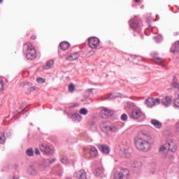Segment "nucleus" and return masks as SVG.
Here are the masks:
<instances>
[{
	"label": "nucleus",
	"instance_id": "nucleus-1",
	"mask_svg": "<svg viewBox=\"0 0 179 179\" xmlns=\"http://www.w3.org/2000/svg\"><path fill=\"white\" fill-rule=\"evenodd\" d=\"M150 141H152L150 136L141 134L134 138V143L138 150L148 152L150 149Z\"/></svg>",
	"mask_w": 179,
	"mask_h": 179
},
{
	"label": "nucleus",
	"instance_id": "nucleus-2",
	"mask_svg": "<svg viewBox=\"0 0 179 179\" xmlns=\"http://www.w3.org/2000/svg\"><path fill=\"white\" fill-rule=\"evenodd\" d=\"M24 52L26 54L27 59L31 61L36 59V57H37L36 49H34V47L30 43L24 45Z\"/></svg>",
	"mask_w": 179,
	"mask_h": 179
},
{
	"label": "nucleus",
	"instance_id": "nucleus-3",
	"mask_svg": "<svg viewBox=\"0 0 179 179\" xmlns=\"http://www.w3.org/2000/svg\"><path fill=\"white\" fill-rule=\"evenodd\" d=\"M129 24L130 29L134 30V31H136L137 33H141L142 30V26H143L142 22L141 21V20L136 17L131 18L129 21Z\"/></svg>",
	"mask_w": 179,
	"mask_h": 179
},
{
	"label": "nucleus",
	"instance_id": "nucleus-4",
	"mask_svg": "<svg viewBox=\"0 0 179 179\" xmlns=\"http://www.w3.org/2000/svg\"><path fill=\"white\" fill-rule=\"evenodd\" d=\"M101 129L102 132H104L108 136H111L113 134L118 132V128L115 126H110L106 124H102L101 125Z\"/></svg>",
	"mask_w": 179,
	"mask_h": 179
},
{
	"label": "nucleus",
	"instance_id": "nucleus-5",
	"mask_svg": "<svg viewBox=\"0 0 179 179\" xmlns=\"http://www.w3.org/2000/svg\"><path fill=\"white\" fill-rule=\"evenodd\" d=\"M115 179H128L129 178V171L127 169H121L119 173H115Z\"/></svg>",
	"mask_w": 179,
	"mask_h": 179
},
{
	"label": "nucleus",
	"instance_id": "nucleus-6",
	"mask_svg": "<svg viewBox=\"0 0 179 179\" xmlns=\"http://www.w3.org/2000/svg\"><path fill=\"white\" fill-rule=\"evenodd\" d=\"M88 44L90 48L95 49L100 45V39L96 36L90 37L88 38Z\"/></svg>",
	"mask_w": 179,
	"mask_h": 179
},
{
	"label": "nucleus",
	"instance_id": "nucleus-7",
	"mask_svg": "<svg viewBox=\"0 0 179 179\" xmlns=\"http://www.w3.org/2000/svg\"><path fill=\"white\" fill-rule=\"evenodd\" d=\"M160 99L157 98L156 99L154 98H148L145 100V104L148 107L150 108L155 107L156 104H160Z\"/></svg>",
	"mask_w": 179,
	"mask_h": 179
},
{
	"label": "nucleus",
	"instance_id": "nucleus-8",
	"mask_svg": "<svg viewBox=\"0 0 179 179\" xmlns=\"http://www.w3.org/2000/svg\"><path fill=\"white\" fill-rule=\"evenodd\" d=\"M40 149H41V152L46 153V155H51V153H52V148H51V147H50V145H48L45 143L41 144Z\"/></svg>",
	"mask_w": 179,
	"mask_h": 179
},
{
	"label": "nucleus",
	"instance_id": "nucleus-9",
	"mask_svg": "<svg viewBox=\"0 0 179 179\" xmlns=\"http://www.w3.org/2000/svg\"><path fill=\"white\" fill-rule=\"evenodd\" d=\"M101 117H113L114 115V110H110L107 108H104L101 111Z\"/></svg>",
	"mask_w": 179,
	"mask_h": 179
},
{
	"label": "nucleus",
	"instance_id": "nucleus-10",
	"mask_svg": "<svg viewBox=\"0 0 179 179\" xmlns=\"http://www.w3.org/2000/svg\"><path fill=\"white\" fill-rule=\"evenodd\" d=\"M142 115V112L138 109H134L130 115L131 118L132 120H139L141 116Z\"/></svg>",
	"mask_w": 179,
	"mask_h": 179
},
{
	"label": "nucleus",
	"instance_id": "nucleus-11",
	"mask_svg": "<svg viewBox=\"0 0 179 179\" xmlns=\"http://www.w3.org/2000/svg\"><path fill=\"white\" fill-rule=\"evenodd\" d=\"M98 149L100 152H102L103 155H108V153H110V147L107 145H98Z\"/></svg>",
	"mask_w": 179,
	"mask_h": 179
},
{
	"label": "nucleus",
	"instance_id": "nucleus-12",
	"mask_svg": "<svg viewBox=\"0 0 179 179\" xmlns=\"http://www.w3.org/2000/svg\"><path fill=\"white\" fill-rule=\"evenodd\" d=\"M74 177H76L78 179H87L86 177V171L82 169L78 172H76L74 174Z\"/></svg>",
	"mask_w": 179,
	"mask_h": 179
},
{
	"label": "nucleus",
	"instance_id": "nucleus-13",
	"mask_svg": "<svg viewBox=\"0 0 179 179\" xmlns=\"http://www.w3.org/2000/svg\"><path fill=\"white\" fill-rule=\"evenodd\" d=\"M162 106H164L165 107H169L171 104V96H166L165 98L162 99V101H160Z\"/></svg>",
	"mask_w": 179,
	"mask_h": 179
},
{
	"label": "nucleus",
	"instance_id": "nucleus-14",
	"mask_svg": "<svg viewBox=\"0 0 179 179\" xmlns=\"http://www.w3.org/2000/svg\"><path fill=\"white\" fill-rule=\"evenodd\" d=\"M80 54L79 52H76L71 55H70L69 57L66 58V61H75L79 58Z\"/></svg>",
	"mask_w": 179,
	"mask_h": 179
},
{
	"label": "nucleus",
	"instance_id": "nucleus-15",
	"mask_svg": "<svg viewBox=\"0 0 179 179\" xmlns=\"http://www.w3.org/2000/svg\"><path fill=\"white\" fill-rule=\"evenodd\" d=\"M59 47L63 51H66V50L71 47V44L67 41H63L60 43Z\"/></svg>",
	"mask_w": 179,
	"mask_h": 179
},
{
	"label": "nucleus",
	"instance_id": "nucleus-16",
	"mask_svg": "<svg viewBox=\"0 0 179 179\" xmlns=\"http://www.w3.org/2000/svg\"><path fill=\"white\" fill-rule=\"evenodd\" d=\"M168 144H169V147H168V150H171L172 153H176V152H177V146L176 145V144H174V142H168Z\"/></svg>",
	"mask_w": 179,
	"mask_h": 179
},
{
	"label": "nucleus",
	"instance_id": "nucleus-17",
	"mask_svg": "<svg viewBox=\"0 0 179 179\" xmlns=\"http://www.w3.org/2000/svg\"><path fill=\"white\" fill-rule=\"evenodd\" d=\"M71 118L74 122H80L82 121V116L78 113H74L71 116Z\"/></svg>",
	"mask_w": 179,
	"mask_h": 179
},
{
	"label": "nucleus",
	"instance_id": "nucleus-18",
	"mask_svg": "<svg viewBox=\"0 0 179 179\" xmlns=\"http://www.w3.org/2000/svg\"><path fill=\"white\" fill-rule=\"evenodd\" d=\"M151 124H152V125H154V127L155 128H157L158 129H160V128H162V127L163 126V124H162L160 121L156 119L151 120Z\"/></svg>",
	"mask_w": 179,
	"mask_h": 179
},
{
	"label": "nucleus",
	"instance_id": "nucleus-19",
	"mask_svg": "<svg viewBox=\"0 0 179 179\" xmlns=\"http://www.w3.org/2000/svg\"><path fill=\"white\" fill-rule=\"evenodd\" d=\"M179 51V41L174 43L173 46L171 48V52L176 54V52H178Z\"/></svg>",
	"mask_w": 179,
	"mask_h": 179
},
{
	"label": "nucleus",
	"instance_id": "nucleus-20",
	"mask_svg": "<svg viewBox=\"0 0 179 179\" xmlns=\"http://www.w3.org/2000/svg\"><path fill=\"white\" fill-rule=\"evenodd\" d=\"M171 87L179 90L178 79H177V77H176L175 76H173V78L172 80Z\"/></svg>",
	"mask_w": 179,
	"mask_h": 179
},
{
	"label": "nucleus",
	"instance_id": "nucleus-21",
	"mask_svg": "<svg viewBox=\"0 0 179 179\" xmlns=\"http://www.w3.org/2000/svg\"><path fill=\"white\" fill-rule=\"evenodd\" d=\"M89 153L91 157H96V156H97V155L99 154L97 148H96L95 147H92L89 151Z\"/></svg>",
	"mask_w": 179,
	"mask_h": 179
},
{
	"label": "nucleus",
	"instance_id": "nucleus-22",
	"mask_svg": "<svg viewBox=\"0 0 179 179\" xmlns=\"http://www.w3.org/2000/svg\"><path fill=\"white\" fill-rule=\"evenodd\" d=\"M54 66V60L50 59L46 62V65L43 67L44 69H51Z\"/></svg>",
	"mask_w": 179,
	"mask_h": 179
},
{
	"label": "nucleus",
	"instance_id": "nucleus-23",
	"mask_svg": "<svg viewBox=\"0 0 179 179\" xmlns=\"http://www.w3.org/2000/svg\"><path fill=\"white\" fill-rule=\"evenodd\" d=\"M104 173V169L103 168H97L94 170V174L96 176V177H99V176H101Z\"/></svg>",
	"mask_w": 179,
	"mask_h": 179
},
{
	"label": "nucleus",
	"instance_id": "nucleus-24",
	"mask_svg": "<svg viewBox=\"0 0 179 179\" xmlns=\"http://www.w3.org/2000/svg\"><path fill=\"white\" fill-rule=\"evenodd\" d=\"M169 146L170 144H169V142L166 143L159 148V152H164V150H169Z\"/></svg>",
	"mask_w": 179,
	"mask_h": 179
},
{
	"label": "nucleus",
	"instance_id": "nucleus-25",
	"mask_svg": "<svg viewBox=\"0 0 179 179\" xmlns=\"http://www.w3.org/2000/svg\"><path fill=\"white\" fill-rule=\"evenodd\" d=\"M154 62H155V64H157L158 65H163V62H164V59L160 57H154Z\"/></svg>",
	"mask_w": 179,
	"mask_h": 179
},
{
	"label": "nucleus",
	"instance_id": "nucleus-26",
	"mask_svg": "<svg viewBox=\"0 0 179 179\" xmlns=\"http://www.w3.org/2000/svg\"><path fill=\"white\" fill-rule=\"evenodd\" d=\"M57 161V159L55 158L52 159H45V162L48 164V165H43L44 167H49L50 164H52V163H55V162Z\"/></svg>",
	"mask_w": 179,
	"mask_h": 179
},
{
	"label": "nucleus",
	"instance_id": "nucleus-27",
	"mask_svg": "<svg viewBox=\"0 0 179 179\" xmlns=\"http://www.w3.org/2000/svg\"><path fill=\"white\" fill-rule=\"evenodd\" d=\"M26 155L27 156H29V157H32V156H34V151L33 150V148H28L26 150Z\"/></svg>",
	"mask_w": 179,
	"mask_h": 179
},
{
	"label": "nucleus",
	"instance_id": "nucleus-28",
	"mask_svg": "<svg viewBox=\"0 0 179 179\" xmlns=\"http://www.w3.org/2000/svg\"><path fill=\"white\" fill-rule=\"evenodd\" d=\"M133 167L135 169L136 171H139L141 169H142V163L138 162L137 164H134Z\"/></svg>",
	"mask_w": 179,
	"mask_h": 179
},
{
	"label": "nucleus",
	"instance_id": "nucleus-29",
	"mask_svg": "<svg viewBox=\"0 0 179 179\" xmlns=\"http://www.w3.org/2000/svg\"><path fill=\"white\" fill-rule=\"evenodd\" d=\"M5 87V83L2 78H0V92H3V89Z\"/></svg>",
	"mask_w": 179,
	"mask_h": 179
},
{
	"label": "nucleus",
	"instance_id": "nucleus-30",
	"mask_svg": "<svg viewBox=\"0 0 179 179\" xmlns=\"http://www.w3.org/2000/svg\"><path fill=\"white\" fill-rule=\"evenodd\" d=\"M69 92H70V93H73V92H75V85L73 83H71L69 85Z\"/></svg>",
	"mask_w": 179,
	"mask_h": 179
},
{
	"label": "nucleus",
	"instance_id": "nucleus-31",
	"mask_svg": "<svg viewBox=\"0 0 179 179\" xmlns=\"http://www.w3.org/2000/svg\"><path fill=\"white\" fill-rule=\"evenodd\" d=\"M61 162L63 164H68V163H69V159H68V157H63L61 159Z\"/></svg>",
	"mask_w": 179,
	"mask_h": 179
},
{
	"label": "nucleus",
	"instance_id": "nucleus-32",
	"mask_svg": "<svg viewBox=\"0 0 179 179\" xmlns=\"http://www.w3.org/2000/svg\"><path fill=\"white\" fill-rule=\"evenodd\" d=\"M87 109H86L85 108H83L80 110V114H82L83 115H87Z\"/></svg>",
	"mask_w": 179,
	"mask_h": 179
},
{
	"label": "nucleus",
	"instance_id": "nucleus-33",
	"mask_svg": "<svg viewBox=\"0 0 179 179\" xmlns=\"http://www.w3.org/2000/svg\"><path fill=\"white\" fill-rule=\"evenodd\" d=\"M36 89H37V87H31L28 88L27 93L28 94H29V93H31V92H34V90H36Z\"/></svg>",
	"mask_w": 179,
	"mask_h": 179
},
{
	"label": "nucleus",
	"instance_id": "nucleus-34",
	"mask_svg": "<svg viewBox=\"0 0 179 179\" xmlns=\"http://www.w3.org/2000/svg\"><path fill=\"white\" fill-rule=\"evenodd\" d=\"M121 120L122 121H127V120H128V115H127L125 113L122 114L121 116Z\"/></svg>",
	"mask_w": 179,
	"mask_h": 179
},
{
	"label": "nucleus",
	"instance_id": "nucleus-35",
	"mask_svg": "<svg viewBox=\"0 0 179 179\" xmlns=\"http://www.w3.org/2000/svg\"><path fill=\"white\" fill-rule=\"evenodd\" d=\"M36 82H37L38 83H44V82H45V80L43 79V78H38L36 79Z\"/></svg>",
	"mask_w": 179,
	"mask_h": 179
},
{
	"label": "nucleus",
	"instance_id": "nucleus-36",
	"mask_svg": "<svg viewBox=\"0 0 179 179\" xmlns=\"http://www.w3.org/2000/svg\"><path fill=\"white\" fill-rule=\"evenodd\" d=\"M174 104H175L176 107H179V98L175 99Z\"/></svg>",
	"mask_w": 179,
	"mask_h": 179
},
{
	"label": "nucleus",
	"instance_id": "nucleus-37",
	"mask_svg": "<svg viewBox=\"0 0 179 179\" xmlns=\"http://www.w3.org/2000/svg\"><path fill=\"white\" fill-rule=\"evenodd\" d=\"M5 136H0V143L3 144L5 143Z\"/></svg>",
	"mask_w": 179,
	"mask_h": 179
},
{
	"label": "nucleus",
	"instance_id": "nucleus-38",
	"mask_svg": "<svg viewBox=\"0 0 179 179\" xmlns=\"http://www.w3.org/2000/svg\"><path fill=\"white\" fill-rule=\"evenodd\" d=\"M31 174H37V171H36V169L31 167Z\"/></svg>",
	"mask_w": 179,
	"mask_h": 179
},
{
	"label": "nucleus",
	"instance_id": "nucleus-39",
	"mask_svg": "<svg viewBox=\"0 0 179 179\" xmlns=\"http://www.w3.org/2000/svg\"><path fill=\"white\" fill-rule=\"evenodd\" d=\"M35 155H40V150L38 148L35 149Z\"/></svg>",
	"mask_w": 179,
	"mask_h": 179
},
{
	"label": "nucleus",
	"instance_id": "nucleus-40",
	"mask_svg": "<svg viewBox=\"0 0 179 179\" xmlns=\"http://www.w3.org/2000/svg\"><path fill=\"white\" fill-rule=\"evenodd\" d=\"M31 40H36V36L33 35L31 37Z\"/></svg>",
	"mask_w": 179,
	"mask_h": 179
},
{
	"label": "nucleus",
	"instance_id": "nucleus-41",
	"mask_svg": "<svg viewBox=\"0 0 179 179\" xmlns=\"http://www.w3.org/2000/svg\"><path fill=\"white\" fill-rule=\"evenodd\" d=\"M134 2H136V3H139V2H141V0H134Z\"/></svg>",
	"mask_w": 179,
	"mask_h": 179
},
{
	"label": "nucleus",
	"instance_id": "nucleus-42",
	"mask_svg": "<svg viewBox=\"0 0 179 179\" xmlns=\"http://www.w3.org/2000/svg\"><path fill=\"white\" fill-rule=\"evenodd\" d=\"M7 118H9V115L8 116H7V117H6L5 118H4V120H3V122H5V121H6V119Z\"/></svg>",
	"mask_w": 179,
	"mask_h": 179
},
{
	"label": "nucleus",
	"instance_id": "nucleus-43",
	"mask_svg": "<svg viewBox=\"0 0 179 179\" xmlns=\"http://www.w3.org/2000/svg\"><path fill=\"white\" fill-rule=\"evenodd\" d=\"M20 110H22V108H23V106L21 105V106H20Z\"/></svg>",
	"mask_w": 179,
	"mask_h": 179
},
{
	"label": "nucleus",
	"instance_id": "nucleus-44",
	"mask_svg": "<svg viewBox=\"0 0 179 179\" xmlns=\"http://www.w3.org/2000/svg\"><path fill=\"white\" fill-rule=\"evenodd\" d=\"M22 113H26V111H24V109L22 110Z\"/></svg>",
	"mask_w": 179,
	"mask_h": 179
},
{
	"label": "nucleus",
	"instance_id": "nucleus-45",
	"mask_svg": "<svg viewBox=\"0 0 179 179\" xmlns=\"http://www.w3.org/2000/svg\"><path fill=\"white\" fill-rule=\"evenodd\" d=\"M3 2V0H0V3H2Z\"/></svg>",
	"mask_w": 179,
	"mask_h": 179
},
{
	"label": "nucleus",
	"instance_id": "nucleus-46",
	"mask_svg": "<svg viewBox=\"0 0 179 179\" xmlns=\"http://www.w3.org/2000/svg\"><path fill=\"white\" fill-rule=\"evenodd\" d=\"M92 89L88 90L89 92H92Z\"/></svg>",
	"mask_w": 179,
	"mask_h": 179
},
{
	"label": "nucleus",
	"instance_id": "nucleus-47",
	"mask_svg": "<svg viewBox=\"0 0 179 179\" xmlns=\"http://www.w3.org/2000/svg\"><path fill=\"white\" fill-rule=\"evenodd\" d=\"M13 179H19V178H17L16 177H13Z\"/></svg>",
	"mask_w": 179,
	"mask_h": 179
},
{
	"label": "nucleus",
	"instance_id": "nucleus-48",
	"mask_svg": "<svg viewBox=\"0 0 179 179\" xmlns=\"http://www.w3.org/2000/svg\"><path fill=\"white\" fill-rule=\"evenodd\" d=\"M27 85H29V84H25V85H24V86H27Z\"/></svg>",
	"mask_w": 179,
	"mask_h": 179
},
{
	"label": "nucleus",
	"instance_id": "nucleus-49",
	"mask_svg": "<svg viewBox=\"0 0 179 179\" xmlns=\"http://www.w3.org/2000/svg\"><path fill=\"white\" fill-rule=\"evenodd\" d=\"M14 118H17L16 115H14Z\"/></svg>",
	"mask_w": 179,
	"mask_h": 179
},
{
	"label": "nucleus",
	"instance_id": "nucleus-50",
	"mask_svg": "<svg viewBox=\"0 0 179 179\" xmlns=\"http://www.w3.org/2000/svg\"><path fill=\"white\" fill-rule=\"evenodd\" d=\"M133 59H135V57H133Z\"/></svg>",
	"mask_w": 179,
	"mask_h": 179
},
{
	"label": "nucleus",
	"instance_id": "nucleus-51",
	"mask_svg": "<svg viewBox=\"0 0 179 179\" xmlns=\"http://www.w3.org/2000/svg\"><path fill=\"white\" fill-rule=\"evenodd\" d=\"M84 153H86V151H84Z\"/></svg>",
	"mask_w": 179,
	"mask_h": 179
},
{
	"label": "nucleus",
	"instance_id": "nucleus-52",
	"mask_svg": "<svg viewBox=\"0 0 179 179\" xmlns=\"http://www.w3.org/2000/svg\"><path fill=\"white\" fill-rule=\"evenodd\" d=\"M66 179H70V178H66Z\"/></svg>",
	"mask_w": 179,
	"mask_h": 179
}]
</instances>
